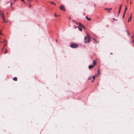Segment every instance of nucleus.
Listing matches in <instances>:
<instances>
[{
	"mask_svg": "<svg viewBox=\"0 0 134 134\" xmlns=\"http://www.w3.org/2000/svg\"><path fill=\"white\" fill-rule=\"evenodd\" d=\"M1 39V37H0V39ZM0 42H1V43H4V42H2V41H1L0 40Z\"/></svg>",
	"mask_w": 134,
	"mask_h": 134,
	"instance_id": "obj_22",
	"label": "nucleus"
},
{
	"mask_svg": "<svg viewBox=\"0 0 134 134\" xmlns=\"http://www.w3.org/2000/svg\"><path fill=\"white\" fill-rule=\"evenodd\" d=\"M82 27H80L79 26H78V29H79V30L81 31L82 30Z\"/></svg>",
	"mask_w": 134,
	"mask_h": 134,
	"instance_id": "obj_9",
	"label": "nucleus"
},
{
	"mask_svg": "<svg viewBox=\"0 0 134 134\" xmlns=\"http://www.w3.org/2000/svg\"><path fill=\"white\" fill-rule=\"evenodd\" d=\"M53 4H54V5H56L55 4V3H54Z\"/></svg>",
	"mask_w": 134,
	"mask_h": 134,
	"instance_id": "obj_37",
	"label": "nucleus"
},
{
	"mask_svg": "<svg viewBox=\"0 0 134 134\" xmlns=\"http://www.w3.org/2000/svg\"><path fill=\"white\" fill-rule=\"evenodd\" d=\"M0 15L1 17L4 16V13L1 10H0Z\"/></svg>",
	"mask_w": 134,
	"mask_h": 134,
	"instance_id": "obj_5",
	"label": "nucleus"
},
{
	"mask_svg": "<svg viewBox=\"0 0 134 134\" xmlns=\"http://www.w3.org/2000/svg\"><path fill=\"white\" fill-rule=\"evenodd\" d=\"M92 78L93 79H94V80H95V76L94 75L93 76H92Z\"/></svg>",
	"mask_w": 134,
	"mask_h": 134,
	"instance_id": "obj_18",
	"label": "nucleus"
},
{
	"mask_svg": "<svg viewBox=\"0 0 134 134\" xmlns=\"http://www.w3.org/2000/svg\"><path fill=\"white\" fill-rule=\"evenodd\" d=\"M7 52V49H6L5 51V52H4V54L6 53Z\"/></svg>",
	"mask_w": 134,
	"mask_h": 134,
	"instance_id": "obj_19",
	"label": "nucleus"
},
{
	"mask_svg": "<svg viewBox=\"0 0 134 134\" xmlns=\"http://www.w3.org/2000/svg\"><path fill=\"white\" fill-rule=\"evenodd\" d=\"M13 80L15 81H16L17 80V78L16 77H14L13 79Z\"/></svg>",
	"mask_w": 134,
	"mask_h": 134,
	"instance_id": "obj_12",
	"label": "nucleus"
},
{
	"mask_svg": "<svg viewBox=\"0 0 134 134\" xmlns=\"http://www.w3.org/2000/svg\"><path fill=\"white\" fill-rule=\"evenodd\" d=\"M28 1H29H29H30L29 0H28Z\"/></svg>",
	"mask_w": 134,
	"mask_h": 134,
	"instance_id": "obj_39",
	"label": "nucleus"
},
{
	"mask_svg": "<svg viewBox=\"0 0 134 134\" xmlns=\"http://www.w3.org/2000/svg\"><path fill=\"white\" fill-rule=\"evenodd\" d=\"M93 39L96 41V42L97 43H98V42H97V40H96L94 39Z\"/></svg>",
	"mask_w": 134,
	"mask_h": 134,
	"instance_id": "obj_24",
	"label": "nucleus"
},
{
	"mask_svg": "<svg viewBox=\"0 0 134 134\" xmlns=\"http://www.w3.org/2000/svg\"><path fill=\"white\" fill-rule=\"evenodd\" d=\"M3 41H4V42H5V44L4 45V47H3L2 48V50H3V49L4 48L5 46H6V45L7 43V41L6 40H3Z\"/></svg>",
	"mask_w": 134,
	"mask_h": 134,
	"instance_id": "obj_7",
	"label": "nucleus"
},
{
	"mask_svg": "<svg viewBox=\"0 0 134 134\" xmlns=\"http://www.w3.org/2000/svg\"><path fill=\"white\" fill-rule=\"evenodd\" d=\"M131 19H132V17L131 16H130V18H129L128 20V22H129V21H131Z\"/></svg>",
	"mask_w": 134,
	"mask_h": 134,
	"instance_id": "obj_14",
	"label": "nucleus"
},
{
	"mask_svg": "<svg viewBox=\"0 0 134 134\" xmlns=\"http://www.w3.org/2000/svg\"><path fill=\"white\" fill-rule=\"evenodd\" d=\"M82 26H83V25H82L80 23H79V26L80 27H82Z\"/></svg>",
	"mask_w": 134,
	"mask_h": 134,
	"instance_id": "obj_17",
	"label": "nucleus"
},
{
	"mask_svg": "<svg viewBox=\"0 0 134 134\" xmlns=\"http://www.w3.org/2000/svg\"><path fill=\"white\" fill-rule=\"evenodd\" d=\"M100 74V70H98L97 71V74L95 76H96L98 77Z\"/></svg>",
	"mask_w": 134,
	"mask_h": 134,
	"instance_id": "obj_4",
	"label": "nucleus"
},
{
	"mask_svg": "<svg viewBox=\"0 0 134 134\" xmlns=\"http://www.w3.org/2000/svg\"><path fill=\"white\" fill-rule=\"evenodd\" d=\"M109 9V10H111V8H110Z\"/></svg>",
	"mask_w": 134,
	"mask_h": 134,
	"instance_id": "obj_34",
	"label": "nucleus"
},
{
	"mask_svg": "<svg viewBox=\"0 0 134 134\" xmlns=\"http://www.w3.org/2000/svg\"><path fill=\"white\" fill-rule=\"evenodd\" d=\"M121 6H122V5H120V6L119 7V9H120V10L121 9Z\"/></svg>",
	"mask_w": 134,
	"mask_h": 134,
	"instance_id": "obj_21",
	"label": "nucleus"
},
{
	"mask_svg": "<svg viewBox=\"0 0 134 134\" xmlns=\"http://www.w3.org/2000/svg\"><path fill=\"white\" fill-rule=\"evenodd\" d=\"M120 11H121V10H120V9H119V13H118V15H119V13H120Z\"/></svg>",
	"mask_w": 134,
	"mask_h": 134,
	"instance_id": "obj_20",
	"label": "nucleus"
},
{
	"mask_svg": "<svg viewBox=\"0 0 134 134\" xmlns=\"http://www.w3.org/2000/svg\"><path fill=\"white\" fill-rule=\"evenodd\" d=\"M125 14H124H124L123 15V18H124Z\"/></svg>",
	"mask_w": 134,
	"mask_h": 134,
	"instance_id": "obj_25",
	"label": "nucleus"
},
{
	"mask_svg": "<svg viewBox=\"0 0 134 134\" xmlns=\"http://www.w3.org/2000/svg\"><path fill=\"white\" fill-rule=\"evenodd\" d=\"M77 27V26H76L75 27V28H76Z\"/></svg>",
	"mask_w": 134,
	"mask_h": 134,
	"instance_id": "obj_36",
	"label": "nucleus"
},
{
	"mask_svg": "<svg viewBox=\"0 0 134 134\" xmlns=\"http://www.w3.org/2000/svg\"><path fill=\"white\" fill-rule=\"evenodd\" d=\"M131 16L132 17V14H131V16Z\"/></svg>",
	"mask_w": 134,
	"mask_h": 134,
	"instance_id": "obj_41",
	"label": "nucleus"
},
{
	"mask_svg": "<svg viewBox=\"0 0 134 134\" xmlns=\"http://www.w3.org/2000/svg\"><path fill=\"white\" fill-rule=\"evenodd\" d=\"M73 21H74V20H73Z\"/></svg>",
	"mask_w": 134,
	"mask_h": 134,
	"instance_id": "obj_42",
	"label": "nucleus"
},
{
	"mask_svg": "<svg viewBox=\"0 0 134 134\" xmlns=\"http://www.w3.org/2000/svg\"><path fill=\"white\" fill-rule=\"evenodd\" d=\"M78 46L77 44L74 43L71 44L70 46L71 47L74 48H77Z\"/></svg>",
	"mask_w": 134,
	"mask_h": 134,
	"instance_id": "obj_2",
	"label": "nucleus"
},
{
	"mask_svg": "<svg viewBox=\"0 0 134 134\" xmlns=\"http://www.w3.org/2000/svg\"><path fill=\"white\" fill-rule=\"evenodd\" d=\"M86 18L88 20H90L91 19V18H88L87 16H86Z\"/></svg>",
	"mask_w": 134,
	"mask_h": 134,
	"instance_id": "obj_13",
	"label": "nucleus"
},
{
	"mask_svg": "<svg viewBox=\"0 0 134 134\" xmlns=\"http://www.w3.org/2000/svg\"><path fill=\"white\" fill-rule=\"evenodd\" d=\"M127 9V7L126 6H125V9L124 11V13L125 14L126 12V10Z\"/></svg>",
	"mask_w": 134,
	"mask_h": 134,
	"instance_id": "obj_11",
	"label": "nucleus"
},
{
	"mask_svg": "<svg viewBox=\"0 0 134 134\" xmlns=\"http://www.w3.org/2000/svg\"><path fill=\"white\" fill-rule=\"evenodd\" d=\"M50 3H51L52 4H53L54 3V2H50Z\"/></svg>",
	"mask_w": 134,
	"mask_h": 134,
	"instance_id": "obj_23",
	"label": "nucleus"
},
{
	"mask_svg": "<svg viewBox=\"0 0 134 134\" xmlns=\"http://www.w3.org/2000/svg\"><path fill=\"white\" fill-rule=\"evenodd\" d=\"M12 3H11L10 4V6H12Z\"/></svg>",
	"mask_w": 134,
	"mask_h": 134,
	"instance_id": "obj_33",
	"label": "nucleus"
},
{
	"mask_svg": "<svg viewBox=\"0 0 134 134\" xmlns=\"http://www.w3.org/2000/svg\"><path fill=\"white\" fill-rule=\"evenodd\" d=\"M24 3H25V1H24Z\"/></svg>",
	"mask_w": 134,
	"mask_h": 134,
	"instance_id": "obj_43",
	"label": "nucleus"
},
{
	"mask_svg": "<svg viewBox=\"0 0 134 134\" xmlns=\"http://www.w3.org/2000/svg\"><path fill=\"white\" fill-rule=\"evenodd\" d=\"M131 3H132L131 2L130 3V4H131Z\"/></svg>",
	"mask_w": 134,
	"mask_h": 134,
	"instance_id": "obj_40",
	"label": "nucleus"
},
{
	"mask_svg": "<svg viewBox=\"0 0 134 134\" xmlns=\"http://www.w3.org/2000/svg\"><path fill=\"white\" fill-rule=\"evenodd\" d=\"M55 16L56 17L57 16H58L56 14H55Z\"/></svg>",
	"mask_w": 134,
	"mask_h": 134,
	"instance_id": "obj_30",
	"label": "nucleus"
},
{
	"mask_svg": "<svg viewBox=\"0 0 134 134\" xmlns=\"http://www.w3.org/2000/svg\"><path fill=\"white\" fill-rule=\"evenodd\" d=\"M56 42H57L58 41H57V40H56Z\"/></svg>",
	"mask_w": 134,
	"mask_h": 134,
	"instance_id": "obj_38",
	"label": "nucleus"
},
{
	"mask_svg": "<svg viewBox=\"0 0 134 134\" xmlns=\"http://www.w3.org/2000/svg\"><path fill=\"white\" fill-rule=\"evenodd\" d=\"M94 79H93V80H92V82H93L94 81Z\"/></svg>",
	"mask_w": 134,
	"mask_h": 134,
	"instance_id": "obj_29",
	"label": "nucleus"
},
{
	"mask_svg": "<svg viewBox=\"0 0 134 134\" xmlns=\"http://www.w3.org/2000/svg\"><path fill=\"white\" fill-rule=\"evenodd\" d=\"M96 62L94 60L93 61V65H94V66L95 65H96Z\"/></svg>",
	"mask_w": 134,
	"mask_h": 134,
	"instance_id": "obj_10",
	"label": "nucleus"
},
{
	"mask_svg": "<svg viewBox=\"0 0 134 134\" xmlns=\"http://www.w3.org/2000/svg\"><path fill=\"white\" fill-rule=\"evenodd\" d=\"M113 19L115 21H117L118 20V19H115L114 18H113Z\"/></svg>",
	"mask_w": 134,
	"mask_h": 134,
	"instance_id": "obj_26",
	"label": "nucleus"
},
{
	"mask_svg": "<svg viewBox=\"0 0 134 134\" xmlns=\"http://www.w3.org/2000/svg\"><path fill=\"white\" fill-rule=\"evenodd\" d=\"M29 7L30 8L31 7V5H30V4H29Z\"/></svg>",
	"mask_w": 134,
	"mask_h": 134,
	"instance_id": "obj_28",
	"label": "nucleus"
},
{
	"mask_svg": "<svg viewBox=\"0 0 134 134\" xmlns=\"http://www.w3.org/2000/svg\"><path fill=\"white\" fill-rule=\"evenodd\" d=\"M82 27H83L84 29H85V28L84 26L83 25V26H82Z\"/></svg>",
	"mask_w": 134,
	"mask_h": 134,
	"instance_id": "obj_27",
	"label": "nucleus"
},
{
	"mask_svg": "<svg viewBox=\"0 0 134 134\" xmlns=\"http://www.w3.org/2000/svg\"><path fill=\"white\" fill-rule=\"evenodd\" d=\"M3 19V21L4 23H7V22L5 20L4 16L1 17Z\"/></svg>",
	"mask_w": 134,
	"mask_h": 134,
	"instance_id": "obj_6",
	"label": "nucleus"
},
{
	"mask_svg": "<svg viewBox=\"0 0 134 134\" xmlns=\"http://www.w3.org/2000/svg\"><path fill=\"white\" fill-rule=\"evenodd\" d=\"M92 76H90L88 78V80H90L92 79Z\"/></svg>",
	"mask_w": 134,
	"mask_h": 134,
	"instance_id": "obj_15",
	"label": "nucleus"
},
{
	"mask_svg": "<svg viewBox=\"0 0 134 134\" xmlns=\"http://www.w3.org/2000/svg\"><path fill=\"white\" fill-rule=\"evenodd\" d=\"M132 42L133 43H134V39L132 41Z\"/></svg>",
	"mask_w": 134,
	"mask_h": 134,
	"instance_id": "obj_31",
	"label": "nucleus"
},
{
	"mask_svg": "<svg viewBox=\"0 0 134 134\" xmlns=\"http://www.w3.org/2000/svg\"><path fill=\"white\" fill-rule=\"evenodd\" d=\"M0 34L1 35H3L2 34V33H1V32L0 33Z\"/></svg>",
	"mask_w": 134,
	"mask_h": 134,
	"instance_id": "obj_32",
	"label": "nucleus"
},
{
	"mask_svg": "<svg viewBox=\"0 0 134 134\" xmlns=\"http://www.w3.org/2000/svg\"><path fill=\"white\" fill-rule=\"evenodd\" d=\"M105 9H107V11L108 13H110V10H109V9L108 8H105Z\"/></svg>",
	"mask_w": 134,
	"mask_h": 134,
	"instance_id": "obj_16",
	"label": "nucleus"
},
{
	"mask_svg": "<svg viewBox=\"0 0 134 134\" xmlns=\"http://www.w3.org/2000/svg\"><path fill=\"white\" fill-rule=\"evenodd\" d=\"M94 65H89V68L90 69H91L92 68H93L94 67Z\"/></svg>",
	"mask_w": 134,
	"mask_h": 134,
	"instance_id": "obj_8",
	"label": "nucleus"
},
{
	"mask_svg": "<svg viewBox=\"0 0 134 134\" xmlns=\"http://www.w3.org/2000/svg\"><path fill=\"white\" fill-rule=\"evenodd\" d=\"M86 33L87 36H85V43L90 42V40L89 34L86 31Z\"/></svg>",
	"mask_w": 134,
	"mask_h": 134,
	"instance_id": "obj_1",
	"label": "nucleus"
},
{
	"mask_svg": "<svg viewBox=\"0 0 134 134\" xmlns=\"http://www.w3.org/2000/svg\"><path fill=\"white\" fill-rule=\"evenodd\" d=\"M88 37H87V38H86V41H87L88 40Z\"/></svg>",
	"mask_w": 134,
	"mask_h": 134,
	"instance_id": "obj_35",
	"label": "nucleus"
},
{
	"mask_svg": "<svg viewBox=\"0 0 134 134\" xmlns=\"http://www.w3.org/2000/svg\"><path fill=\"white\" fill-rule=\"evenodd\" d=\"M60 9L62 11H65V6L64 5H62L60 7Z\"/></svg>",
	"mask_w": 134,
	"mask_h": 134,
	"instance_id": "obj_3",
	"label": "nucleus"
}]
</instances>
